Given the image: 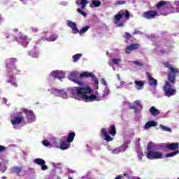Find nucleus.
<instances>
[{
    "label": "nucleus",
    "instance_id": "obj_1",
    "mask_svg": "<svg viewBox=\"0 0 179 179\" xmlns=\"http://www.w3.org/2000/svg\"><path fill=\"white\" fill-rule=\"evenodd\" d=\"M93 92L90 87H74L71 88L70 94L71 96H74V99L77 100H87V101H94L97 99V96L90 94Z\"/></svg>",
    "mask_w": 179,
    "mask_h": 179
},
{
    "label": "nucleus",
    "instance_id": "obj_2",
    "mask_svg": "<svg viewBox=\"0 0 179 179\" xmlns=\"http://www.w3.org/2000/svg\"><path fill=\"white\" fill-rule=\"evenodd\" d=\"M17 62V59L11 57L6 60V66L8 73H14V75H19L20 71L17 69V67L15 66V64Z\"/></svg>",
    "mask_w": 179,
    "mask_h": 179
},
{
    "label": "nucleus",
    "instance_id": "obj_3",
    "mask_svg": "<svg viewBox=\"0 0 179 179\" xmlns=\"http://www.w3.org/2000/svg\"><path fill=\"white\" fill-rule=\"evenodd\" d=\"M164 65L166 68L170 69V72L168 73V80H169L172 85H174V83H176L177 73H179L178 69H174L171 66V64H169V63H165Z\"/></svg>",
    "mask_w": 179,
    "mask_h": 179
},
{
    "label": "nucleus",
    "instance_id": "obj_4",
    "mask_svg": "<svg viewBox=\"0 0 179 179\" xmlns=\"http://www.w3.org/2000/svg\"><path fill=\"white\" fill-rule=\"evenodd\" d=\"M147 150H148V152L146 153V157L147 159H150V160H155V159L163 158L162 152H155L152 150V147H150V143L148 145Z\"/></svg>",
    "mask_w": 179,
    "mask_h": 179
},
{
    "label": "nucleus",
    "instance_id": "obj_5",
    "mask_svg": "<svg viewBox=\"0 0 179 179\" xmlns=\"http://www.w3.org/2000/svg\"><path fill=\"white\" fill-rule=\"evenodd\" d=\"M171 83L169 80L165 82V85H164L163 90L164 95L166 97H171V96H174L176 93H177V90L173 87Z\"/></svg>",
    "mask_w": 179,
    "mask_h": 179
},
{
    "label": "nucleus",
    "instance_id": "obj_6",
    "mask_svg": "<svg viewBox=\"0 0 179 179\" xmlns=\"http://www.w3.org/2000/svg\"><path fill=\"white\" fill-rule=\"evenodd\" d=\"M50 76L54 78V79H59V80H62V79H64L65 78V73L56 70L50 73Z\"/></svg>",
    "mask_w": 179,
    "mask_h": 179
},
{
    "label": "nucleus",
    "instance_id": "obj_7",
    "mask_svg": "<svg viewBox=\"0 0 179 179\" xmlns=\"http://www.w3.org/2000/svg\"><path fill=\"white\" fill-rule=\"evenodd\" d=\"M156 16H157V11L153 10H150L143 14V17L148 20L155 19Z\"/></svg>",
    "mask_w": 179,
    "mask_h": 179
},
{
    "label": "nucleus",
    "instance_id": "obj_8",
    "mask_svg": "<svg viewBox=\"0 0 179 179\" xmlns=\"http://www.w3.org/2000/svg\"><path fill=\"white\" fill-rule=\"evenodd\" d=\"M80 78H92L94 80L95 85H99V80H97V77L92 74V73H89L87 71H85L80 75Z\"/></svg>",
    "mask_w": 179,
    "mask_h": 179
},
{
    "label": "nucleus",
    "instance_id": "obj_9",
    "mask_svg": "<svg viewBox=\"0 0 179 179\" xmlns=\"http://www.w3.org/2000/svg\"><path fill=\"white\" fill-rule=\"evenodd\" d=\"M35 164H38V166H41V170L45 171L48 170V166L45 165V161L41 158H36L34 159Z\"/></svg>",
    "mask_w": 179,
    "mask_h": 179
},
{
    "label": "nucleus",
    "instance_id": "obj_10",
    "mask_svg": "<svg viewBox=\"0 0 179 179\" xmlns=\"http://www.w3.org/2000/svg\"><path fill=\"white\" fill-rule=\"evenodd\" d=\"M24 113L26 114L28 122H32V121L36 120V115H34L33 110H27L24 111Z\"/></svg>",
    "mask_w": 179,
    "mask_h": 179
},
{
    "label": "nucleus",
    "instance_id": "obj_11",
    "mask_svg": "<svg viewBox=\"0 0 179 179\" xmlns=\"http://www.w3.org/2000/svg\"><path fill=\"white\" fill-rule=\"evenodd\" d=\"M140 47V45L138 43H132L130 45L127 46L125 49L126 54H131L132 51L138 50Z\"/></svg>",
    "mask_w": 179,
    "mask_h": 179
},
{
    "label": "nucleus",
    "instance_id": "obj_12",
    "mask_svg": "<svg viewBox=\"0 0 179 179\" xmlns=\"http://www.w3.org/2000/svg\"><path fill=\"white\" fill-rule=\"evenodd\" d=\"M145 75L148 78L150 86H157V80L153 78L149 72H146Z\"/></svg>",
    "mask_w": 179,
    "mask_h": 179
},
{
    "label": "nucleus",
    "instance_id": "obj_13",
    "mask_svg": "<svg viewBox=\"0 0 179 179\" xmlns=\"http://www.w3.org/2000/svg\"><path fill=\"white\" fill-rule=\"evenodd\" d=\"M101 135L104 136V139L106 142H111V141H113V138L108 135V133H107V130L105 128L101 129Z\"/></svg>",
    "mask_w": 179,
    "mask_h": 179
},
{
    "label": "nucleus",
    "instance_id": "obj_14",
    "mask_svg": "<svg viewBox=\"0 0 179 179\" xmlns=\"http://www.w3.org/2000/svg\"><path fill=\"white\" fill-rule=\"evenodd\" d=\"M23 120H24L23 116H20V117L15 116L10 121L13 125H19L22 123V121H23Z\"/></svg>",
    "mask_w": 179,
    "mask_h": 179
},
{
    "label": "nucleus",
    "instance_id": "obj_15",
    "mask_svg": "<svg viewBox=\"0 0 179 179\" xmlns=\"http://www.w3.org/2000/svg\"><path fill=\"white\" fill-rule=\"evenodd\" d=\"M178 143H168L165 146L166 149H168L169 150H177V149H178Z\"/></svg>",
    "mask_w": 179,
    "mask_h": 179
},
{
    "label": "nucleus",
    "instance_id": "obj_16",
    "mask_svg": "<svg viewBox=\"0 0 179 179\" xmlns=\"http://www.w3.org/2000/svg\"><path fill=\"white\" fill-rule=\"evenodd\" d=\"M78 76V73L76 72H71L69 74V79H71L74 83H77L80 86L82 85V83L79 81L78 79H75Z\"/></svg>",
    "mask_w": 179,
    "mask_h": 179
},
{
    "label": "nucleus",
    "instance_id": "obj_17",
    "mask_svg": "<svg viewBox=\"0 0 179 179\" xmlns=\"http://www.w3.org/2000/svg\"><path fill=\"white\" fill-rule=\"evenodd\" d=\"M75 136H76L75 131L69 132L67 136L66 142L68 143H72V142H73V140L75 139Z\"/></svg>",
    "mask_w": 179,
    "mask_h": 179
},
{
    "label": "nucleus",
    "instance_id": "obj_18",
    "mask_svg": "<svg viewBox=\"0 0 179 179\" xmlns=\"http://www.w3.org/2000/svg\"><path fill=\"white\" fill-rule=\"evenodd\" d=\"M149 112L153 117H157V115L160 114V110H159V109L156 108L155 106H152L150 108Z\"/></svg>",
    "mask_w": 179,
    "mask_h": 179
},
{
    "label": "nucleus",
    "instance_id": "obj_19",
    "mask_svg": "<svg viewBox=\"0 0 179 179\" xmlns=\"http://www.w3.org/2000/svg\"><path fill=\"white\" fill-rule=\"evenodd\" d=\"M67 24L69 26V27H71V29L73 31H76V33H78V31H79V29H78V27H76V24L72 21H68Z\"/></svg>",
    "mask_w": 179,
    "mask_h": 179
},
{
    "label": "nucleus",
    "instance_id": "obj_20",
    "mask_svg": "<svg viewBox=\"0 0 179 179\" xmlns=\"http://www.w3.org/2000/svg\"><path fill=\"white\" fill-rule=\"evenodd\" d=\"M101 1L99 0H94L90 3V8H99V6H101Z\"/></svg>",
    "mask_w": 179,
    "mask_h": 179
},
{
    "label": "nucleus",
    "instance_id": "obj_21",
    "mask_svg": "<svg viewBox=\"0 0 179 179\" xmlns=\"http://www.w3.org/2000/svg\"><path fill=\"white\" fill-rule=\"evenodd\" d=\"M108 133L112 136H115V135L117 134V129H115V125L112 124V125L110 126Z\"/></svg>",
    "mask_w": 179,
    "mask_h": 179
},
{
    "label": "nucleus",
    "instance_id": "obj_22",
    "mask_svg": "<svg viewBox=\"0 0 179 179\" xmlns=\"http://www.w3.org/2000/svg\"><path fill=\"white\" fill-rule=\"evenodd\" d=\"M152 127H157V122L155 121H149V122H147L145 124V128L146 129H148V128H150Z\"/></svg>",
    "mask_w": 179,
    "mask_h": 179
},
{
    "label": "nucleus",
    "instance_id": "obj_23",
    "mask_svg": "<svg viewBox=\"0 0 179 179\" xmlns=\"http://www.w3.org/2000/svg\"><path fill=\"white\" fill-rule=\"evenodd\" d=\"M60 149L62 150H66V149H69V144H68V142L62 141L60 143Z\"/></svg>",
    "mask_w": 179,
    "mask_h": 179
},
{
    "label": "nucleus",
    "instance_id": "obj_24",
    "mask_svg": "<svg viewBox=\"0 0 179 179\" xmlns=\"http://www.w3.org/2000/svg\"><path fill=\"white\" fill-rule=\"evenodd\" d=\"M135 85L138 90H141L142 87H143V85L145 83L143 81L136 80Z\"/></svg>",
    "mask_w": 179,
    "mask_h": 179
},
{
    "label": "nucleus",
    "instance_id": "obj_25",
    "mask_svg": "<svg viewBox=\"0 0 179 179\" xmlns=\"http://www.w3.org/2000/svg\"><path fill=\"white\" fill-rule=\"evenodd\" d=\"M89 29H90V26L87 25V26L83 27L80 30H78V31H77V33H79V34H84V33H86V31H87V30H89Z\"/></svg>",
    "mask_w": 179,
    "mask_h": 179
},
{
    "label": "nucleus",
    "instance_id": "obj_26",
    "mask_svg": "<svg viewBox=\"0 0 179 179\" xmlns=\"http://www.w3.org/2000/svg\"><path fill=\"white\" fill-rule=\"evenodd\" d=\"M121 19H122V13L120 11L116 15H115V21L116 23H118Z\"/></svg>",
    "mask_w": 179,
    "mask_h": 179
},
{
    "label": "nucleus",
    "instance_id": "obj_27",
    "mask_svg": "<svg viewBox=\"0 0 179 179\" xmlns=\"http://www.w3.org/2000/svg\"><path fill=\"white\" fill-rule=\"evenodd\" d=\"M82 58V54L78 53L73 56V62H78Z\"/></svg>",
    "mask_w": 179,
    "mask_h": 179
},
{
    "label": "nucleus",
    "instance_id": "obj_28",
    "mask_svg": "<svg viewBox=\"0 0 179 179\" xmlns=\"http://www.w3.org/2000/svg\"><path fill=\"white\" fill-rule=\"evenodd\" d=\"M62 91V90H58L56 88L52 89V94H55V96H57L58 97H59V94H61Z\"/></svg>",
    "mask_w": 179,
    "mask_h": 179
},
{
    "label": "nucleus",
    "instance_id": "obj_29",
    "mask_svg": "<svg viewBox=\"0 0 179 179\" xmlns=\"http://www.w3.org/2000/svg\"><path fill=\"white\" fill-rule=\"evenodd\" d=\"M89 3V1L87 0H81L80 2V5H81V9H85L86 8V5Z\"/></svg>",
    "mask_w": 179,
    "mask_h": 179
},
{
    "label": "nucleus",
    "instance_id": "obj_30",
    "mask_svg": "<svg viewBox=\"0 0 179 179\" xmlns=\"http://www.w3.org/2000/svg\"><path fill=\"white\" fill-rule=\"evenodd\" d=\"M164 5H167V1H161L157 4H156V6L157 9H160V8H162V6H164Z\"/></svg>",
    "mask_w": 179,
    "mask_h": 179
},
{
    "label": "nucleus",
    "instance_id": "obj_31",
    "mask_svg": "<svg viewBox=\"0 0 179 179\" xmlns=\"http://www.w3.org/2000/svg\"><path fill=\"white\" fill-rule=\"evenodd\" d=\"M59 97H62V99H68V93H66V92L62 90V92L59 95Z\"/></svg>",
    "mask_w": 179,
    "mask_h": 179
},
{
    "label": "nucleus",
    "instance_id": "obj_32",
    "mask_svg": "<svg viewBox=\"0 0 179 179\" xmlns=\"http://www.w3.org/2000/svg\"><path fill=\"white\" fill-rule=\"evenodd\" d=\"M178 150L173 152L168 153L165 155V157H174V156H176V155H178Z\"/></svg>",
    "mask_w": 179,
    "mask_h": 179
},
{
    "label": "nucleus",
    "instance_id": "obj_33",
    "mask_svg": "<svg viewBox=\"0 0 179 179\" xmlns=\"http://www.w3.org/2000/svg\"><path fill=\"white\" fill-rule=\"evenodd\" d=\"M13 170L14 173H16V174H20V173L22 171V167L15 166L14 168H13Z\"/></svg>",
    "mask_w": 179,
    "mask_h": 179
},
{
    "label": "nucleus",
    "instance_id": "obj_34",
    "mask_svg": "<svg viewBox=\"0 0 179 179\" xmlns=\"http://www.w3.org/2000/svg\"><path fill=\"white\" fill-rule=\"evenodd\" d=\"M159 128L162 130V131H166V132H171V129L170 127H167L166 126L164 125H160Z\"/></svg>",
    "mask_w": 179,
    "mask_h": 179
},
{
    "label": "nucleus",
    "instance_id": "obj_35",
    "mask_svg": "<svg viewBox=\"0 0 179 179\" xmlns=\"http://www.w3.org/2000/svg\"><path fill=\"white\" fill-rule=\"evenodd\" d=\"M58 38V36L57 35H52L49 38H48L46 40L47 41H55Z\"/></svg>",
    "mask_w": 179,
    "mask_h": 179
},
{
    "label": "nucleus",
    "instance_id": "obj_36",
    "mask_svg": "<svg viewBox=\"0 0 179 179\" xmlns=\"http://www.w3.org/2000/svg\"><path fill=\"white\" fill-rule=\"evenodd\" d=\"M122 16H125L127 20H129V16H131V13L128 10H125V13H122Z\"/></svg>",
    "mask_w": 179,
    "mask_h": 179
},
{
    "label": "nucleus",
    "instance_id": "obj_37",
    "mask_svg": "<svg viewBox=\"0 0 179 179\" xmlns=\"http://www.w3.org/2000/svg\"><path fill=\"white\" fill-rule=\"evenodd\" d=\"M29 55L32 58H37L38 57L37 52H29Z\"/></svg>",
    "mask_w": 179,
    "mask_h": 179
},
{
    "label": "nucleus",
    "instance_id": "obj_38",
    "mask_svg": "<svg viewBox=\"0 0 179 179\" xmlns=\"http://www.w3.org/2000/svg\"><path fill=\"white\" fill-rule=\"evenodd\" d=\"M77 12H78V13H80V15H82V16L85 17L87 16V13H85V11L82 10V9L80 8H77Z\"/></svg>",
    "mask_w": 179,
    "mask_h": 179
},
{
    "label": "nucleus",
    "instance_id": "obj_39",
    "mask_svg": "<svg viewBox=\"0 0 179 179\" xmlns=\"http://www.w3.org/2000/svg\"><path fill=\"white\" fill-rule=\"evenodd\" d=\"M124 38L127 40H131L132 38V35H131V34L129 32H125Z\"/></svg>",
    "mask_w": 179,
    "mask_h": 179
},
{
    "label": "nucleus",
    "instance_id": "obj_40",
    "mask_svg": "<svg viewBox=\"0 0 179 179\" xmlns=\"http://www.w3.org/2000/svg\"><path fill=\"white\" fill-rule=\"evenodd\" d=\"M110 94V90L108 89V87H106L103 90V97H106V96H108Z\"/></svg>",
    "mask_w": 179,
    "mask_h": 179
},
{
    "label": "nucleus",
    "instance_id": "obj_41",
    "mask_svg": "<svg viewBox=\"0 0 179 179\" xmlns=\"http://www.w3.org/2000/svg\"><path fill=\"white\" fill-rule=\"evenodd\" d=\"M162 45H164L165 47H169L170 48V41L164 40L162 42Z\"/></svg>",
    "mask_w": 179,
    "mask_h": 179
},
{
    "label": "nucleus",
    "instance_id": "obj_42",
    "mask_svg": "<svg viewBox=\"0 0 179 179\" xmlns=\"http://www.w3.org/2000/svg\"><path fill=\"white\" fill-rule=\"evenodd\" d=\"M121 61V59H112V62L113 64H114L115 65H118V62H120Z\"/></svg>",
    "mask_w": 179,
    "mask_h": 179
},
{
    "label": "nucleus",
    "instance_id": "obj_43",
    "mask_svg": "<svg viewBox=\"0 0 179 179\" xmlns=\"http://www.w3.org/2000/svg\"><path fill=\"white\" fill-rule=\"evenodd\" d=\"M132 64H134V65H138V66H143V64L138 61H133Z\"/></svg>",
    "mask_w": 179,
    "mask_h": 179
},
{
    "label": "nucleus",
    "instance_id": "obj_44",
    "mask_svg": "<svg viewBox=\"0 0 179 179\" xmlns=\"http://www.w3.org/2000/svg\"><path fill=\"white\" fill-rule=\"evenodd\" d=\"M134 104L136 106L142 107V105H141V101H139V100L135 101Z\"/></svg>",
    "mask_w": 179,
    "mask_h": 179
},
{
    "label": "nucleus",
    "instance_id": "obj_45",
    "mask_svg": "<svg viewBox=\"0 0 179 179\" xmlns=\"http://www.w3.org/2000/svg\"><path fill=\"white\" fill-rule=\"evenodd\" d=\"M21 45H22V47H27V45H29V41H27V39H26L24 42L21 43Z\"/></svg>",
    "mask_w": 179,
    "mask_h": 179
},
{
    "label": "nucleus",
    "instance_id": "obj_46",
    "mask_svg": "<svg viewBox=\"0 0 179 179\" xmlns=\"http://www.w3.org/2000/svg\"><path fill=\"white\" fill-rule=\"evenodd\" d=\"M131 110H134V113H138V108L135 105L130 106Z\"/></svg>",
    "mask_w": 179,
    "mask_h": 179
},
{
    "label": "nucleus",
    "instance_id": "obj_47",
    "mask_svg": "<svg viewBox=\"0 0 179 179\" xmlns=\"http://www.w3.org/2000/svg\"><path fill=\"white\" fill-rule=\"evenodd\" d=\"M120 152H121V150H120V148H115L113 150V153L114 155H118V153H120Z\"/></svg>",
    "mask_w": 179,
    "mask_h": 179
},
{
    "label": "nucleus",
    "instance_id": "obj_48",
    "mask_svg": "<svg viewBox=\"0 0 179 179\" xmlns=\"http://www.w3.org/2000/svg\"><path fill=\"white\" fill-rule=\"evenodd\" d=\"M43 146L47 147V146H50V143H49L48 141L45 140V141H43Z\"/></svg>",
    "mask_w": 179,
    "mask_h": 179
},
{
    "label": "nucleus",
    "instance_id": "obj_49",
    "mask_svg": "<svg viewBox=\"0 0 179 179\" xmlns=\"http://www.w3.org/2000/svg\"><path fill=\"white\" fill-rule=\"evenodd\" d=\"M13 79H15V77L13 76H9V79L7 81L8 83H12V80H13Z\"/></svg>",
    "mask_w": 179,
    "mask_h": 179
},
{
    "label": "nucleus",
    "instance_id": "obj_50",
    "mask_svg": "<svg viewBox=\"0 0 179 179\" xmlns=\"http://www.w3.org/2000/svg\"><path fill=\"white\" fill-rule=\"evenodd\" d=\"M101 82L102 85H104V86H107V81H106V80L104 78H102L101 80Z\"/></svg>",
    "mask_w": 179,
    "mask_h": 179
},
{
    "label": "nucleus",
    "instance_id": "obj_51",
    "mask_svg": "<svg viewBox=\"0 0 179 179\" xmlns=\"http://www.w3.org/2000/svg\"><path fill=\"white\" fill-rule=\"evenodd\" d=\"M125 3H127L126 1H117V2H116V4H117V5H124V4H125Z\"/></svg>",
    "mask_w": 179,
    "mask_h": 179
},
{
    "label": "nucleus",
    "instance_id": "obj_52",
    "mask_svg": "<svg viewBox=\"0 0 179 179\" xmlns=\"http://www.w3.org/2000/svg\"><path fill=\"white\" fill-rule=\"evenodd\" d=\"M6 148L3 145H0V152H3V150H6Z\"/></svg>",
    "mask_w": 179,
    "mask_h": 179
},
{
    "label": "nucleus",
    "instance_id": "obj_53",
    "mask_svg": "<svg viewBox=\"0 0 179 179\" xmlns=\"http://www.w3.org/2000/svg\"><path fill=\"white\" fill-rule=\"evenodd\" d=\"M31 29H32V31H34V33H37V31H38V29L35 27H32Z\"/></svg>",
    "mask_w": 179,
    "mask_h": 179
},
{
    "label": "nucleus",
    "instance_id": "obj_54",
    "mask_svg": "<svg viewBox=\"0 0 179 179\" xmlns=\"http://www.w3.org/2000/svg\"><path fill=\"white\" fill-rule=\"evenodd\" d=\"M123 176L126 177V178H131V176L128 173H124Z\"/></svg>",
    "mask_w": 179,
    "mask_h": 179
},
{
    "label": "nucleus",
    "instance_id": "obj_55",
    "mask_svg": "<svg viewBox=\"0 0 179 179\" xmlns=\"http://www.w3.org/2000/svg\"><path fill=\"white\" fill-rule=\"evenodd\" d=\"M159 52L161 53V54H166V50H164V49H162L160 51H159Z\"/></svg>",
    "mask_w": 179,
    "mask_h": 179
},
{
    "label": "nucleus",
    "instance_id": "obj_56",
    "mask_svg": "<svg viewBox=\"0 0 179 179\" xmlns=\"http://www.w3.org/2000/svg\"><path fill=\"white\" fill-rule=\"evenodd\" d=\"M12 85L14 86V87H17L18 86L17 83H15V82L12 83Z\"/></svg>",
    "mask_w": 179,
    "mask_h": 179
},
{
    "label": "nucleus",
    "instance_id": "obj_57",
    "mask_svg": "<svg viewBox=\"0 0 179 179\" xmlns=\"http://www.w3.org/2000/svg\"><path fill=\"white\" fill-rule=\"evenodd\" d=\"M138 33H141V31H138L137 29H135L134 31V34H138Z\"/></svg>",
    "mask_w": 179,
    "mask_h": 179
},
{
    "label": "nucleus",
    "instance_id": "obj_58",
    "mask_svg": "<svg viewBox=\"0 0 179 179\" xmlns=\"http://www.w3.org/2000/svg\"><path fill=\"white\" fill-rule=\"evenodd\" d=\"M115 179H122V178H121V176H117L115 178Z\"/></svg>",
    "mask_w": 179,
    "mask_h": 179
},
{
    "label": "nucleus",
    "instance_id": "obj_59",
    "mask_svg": "<svg viewBox=\"0 0 179 179\" xmlns=\"http://www.w3.org/2000/svg\"><path fill=\"white\" fill-rule=\"evenodd\" d=\"M14 31H15V33H17V32L19 31V29H14Z\"/></svg>",
    "mask_w": 179,
    "mask_h": 179
},
{
    "label": "nucleus",
    "instance_id": "obj_60",
    "mask_svg": "<svg viewBox=\"0 0 179 179\" xmlns=\"http://www.w3.org/2000/svg\"><path fill=\"white\" fill-rule=\"evenodd\" d=\"M117 78L119 80H121V78H120V75H117Z\"/></svg>",
    "mask_w": 179,
    "mask_h": 179
},
{
    "label": "nucleus",
    "instance_id": "obj_61",
    "mask_svg": "<svg viewBox=\"0 0 179 179\" xmlns=\"http://www.w3.org/2000/svg\"><path fill=\"white\" fill-rule=\"evenodd\" d=\"M76 5H79V2L77 1V2H76Z\"/></svg>",
    "mask_w": 179,
    "mask_h": 179
},
{
    "label": "nucleus",
    "instance_id": "obj_62",
    "mask_svg": "<svg viewBox=\"0 0 179 179\" xmlns=\"http://www.w3.org/2000/svg\"><path fill=\"white\" fill-rule=\"evenodd\" d=\"M138 142H139V141H141V138H138Z\"/></svg>",
    "mask_w": 179,
    "mask_h": 179
},
{
    "label": "nucleus",
    "instance_id": "obj_63",
    "mask_svg": "<svg viewBox=\"0 0 179 179\" xmlns=\"http://www.w3.org/2000/svg\"><path fill=\"white\" fill-rule=\"evenodd\" d=\"M45 34H47V32H44Z\"/></svg>",
    "mask_w": 179,
    "mask_h": 179
},
{
    "label": "nucleus",
    "instance_id": "obj_64",
    "mask_svg": "<svg viewBox=\"0 0 179 179\" xmlns=\"http://www.w3.org/2000/svg\"><path fill=\"white\" fill-rule=\"evenodd\" d=\"M20 1H24V0H20Z\"/></svg>",
    "mask_w": 179,
    "mask_h": 179
}]
</instances>
